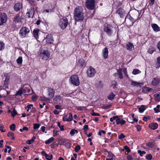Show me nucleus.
I'll use <instances>...</instances> for the list:
<instances>
[{"instance_id": "obj_62", "label": "nucleus", "mask_w": 160, "mask_h": 160, "mask_svg": "<svg viewBox=\"0 0 160 160\" xmlns=\"http://www.w3.org/2000/svg\"><path fill=\"white\" fill-rule=\"evenodd\" d=\"M125 123V121L124 120H120V124L121 125H123Z\"/></svg>"}, {"instance_id": "obj_23", "label": "nucleus", "mask_w": 160, "mask_h": 160, "mask_svg": "<svg viewBox=\"0 0 160 160\" xmlns=\"http://www.w3.org/2000/svg\"><path fill=\"white\" fill-rule=\"evenodd\" d=\"M39 31V29H36L34 30L33 31L34 36L37 39L38 38V34Z\"/></svg>"}, {"instance_id": "obj_45", "label": "nucleus", "mask_w": 160, "mask_h": 160, "mask_svg": "<svg viewBox=\"0 0 160 160\" xmlns=\"http://www.w3.org/2000/svg\"><path fill=\"white\" fill-rule=\"evenodd\" d=\"M91 114L93 116H100L99 114L98 113H95L94 112L93 110H92L91 112Z\"/></svg>"}, {"instance_id": "obj_41", "label": "nucleus", "mask_w": 160, "mask_h": 160, "mask_svg": "<svg viewBox=\"0 0 160 160\" xmlns=\"http://www.w3.org/2000/svg\"><path fill=\"white\" fill-rule=\"evenodd\" d=\"M58 125L60 128V129L61 131H63L64 130L63 128L64 125H61V123L60 122H58Z\"/></svg>"}, {"instance_id": "obj_39", "label": "nucleus", "mask_w": 160, "mask_h": 160, "mask_svg": "<svg viewBox=\"0 0 160 160\" xmlns=\"http://www.w3.org/2000/svg\"><path fill=\"white\" fill-rule=\"evenodd\" d=\"M147 146L150 148H152L154 147V143L152 142H149L146 144Z\"/></svg>"}, {"instance_id": "obj_7", "label": "nucleus", "mask_w": 160, "mask_h": 160, "mask_svg": "<svg viewBox=\"0 0 160 160\" xmlns=\"http://www.w3.org/2000/svg\"><path fill=\"white\" fill-rule=\"evenodd\" d=\"M128 16L126 17L125 22H127L128 25L129 26H132L135 20H134L133 18L130 16H129V18H128Z\"/></svg>"}, {"instance_id": "obj_56", "label": "nucleus", "mask_w": 160, "mask_h": 160, "mask_svg": "<svg viewBox=\"0 0 160 160\" xmlns=\"http://www.w3.org/2000/svg\"><path fill=\"white\" fill-rule=\"evenodd\" d=\"M6 148L8 149V153H10L11 151V148L10 146H8L7 145H5Z\"/></svg>"}, {"instance_id": "obj_61", "label": "nucleus", "mask_w": 160, "mask_h": 160, "mask_svg": "<svg viewBox=\"0 0 160 160\" xmlns=\"http://www.w3.org/2000/svg\"><path fill=\"white\" fill-rule=\"evenodd\" d=\"M53 113L54 114L57 115L59 113V111L57 110L56 109L54 110L53 111Z\"/></svg>"}, {"instance_id": "obj_2", "label": "nucleus", "mask_w": 160, "mask_h": 160, "mask_svg": "<svg viewBox=\"0 0 160 160\" xmlns=\"http://www.w3.org/2000/svg\"><path fill=\"white\" fill-rule=\"evenodd\" d=\"M50 53L47 50H41L40 56V58L44 60H47L50 57Z\"/></svg>"}, {"instance_id": "obj_42", "label": "nucleus", "mask_w": 160, "mask_h": 160, "mask_svg": "<svg viewBox=\"0 0 160 160\" xmlns=\"http://www.w3.org/2000/svg\"><path fill=\"white\" fill-rule=\"evenodd\" d=\"M157 66L159 68L160 67V57H158L157 58V62L156 63Z\"/></svg>"}, {"instance_id": "obj_3", "label": "nucleus", "mask_w": 160, "mask_h": 160, "mask_svg": "<svg viewBox=\"0 0 160 160\" xmlns=\"http://www.w3.org/2000/svg\"><path fill=\"white\" fill-rule=\"evenodd\" d=\"M68 24V20L66 18H63L60 19L59 23V26L62 29H65Z\"/></svg>"}, {"instance_id": "obj_47", "label": "nucleus", "mask_w": 160, "mask_h": 160, "mask_svg": "<svg viewBox=\"0 0 160 160\" xmlns=\"http://www.w3.org/2000/svg\"><path fill=\"white\" fill-rule=\"evenodd\" d=\"M67 139H62L60 140L61 141V143L60 145H64V144L67 142Z\"/></svg>"}, {"instance_id": "obj_50", "label": "nucleus", "mask_w": 160, "mask_h": 160, "mask_svg": "<svg viewBox=\"0 0 160 160\" xmlns=\"http://www.w3.org/2000/svg\"><path fill=\"white\" fill-rule=\"evenodd\" d=\"M81 148L80 146V145H78L75 148V150L76 152H78L79 150H80Z\"/></svg>"}, {"instance_id": "obj_55", "label": "nucleus", "mask_w": 160, "mask_h": 160, "mask_svg": "<svg viewBox=\"0 0 160 160\" xmlns=\"http://www.w3.org/2000/svg\"><path fill=\"white\" fill-rule=\"evenodd\" d=\"M4 128L3 126H0V130L2 132H4L5 131V130L4 129Z\"/></svg>"}, {"instance_id": "obj_24", "label": "nucleus", "mask_w": 160, "mask_h": 160, "mask_svg": "<svg viewBox=\"0 0 160 160\" xmlns=\"http://www.w3.org/2000/svg\"><path fill=\"white\" fill-rule=\"evenodd\" d=\"M122 69L119 68L117 70V73H118V75L119 76V78L120 79H122L123 78V76L122 72Z\"/></svg>"}, {"instance_id": "obj_10", "label": "nucleus", "mask_w": 160, "mask_h": 160, "mask_svg": "<svg viewBox=\"0 0 160 160\" xmlns=\"http://www.w3.org/2000/svg\"><path fill=\"white\" fill-rule=\"evenodd\" d=\"M87 73L89 77H92L94 76L96 73V71L94 68L92 67H90L89 69L87 71Z\"/></svg>"}, {"instance_id": "obj_46", "label": "nucleus", "mask_w": 160, "mask_h": 160, "mask_svg": "<svg viewBox=\"0 0 160 160\" xmlns=\"http://www.w3.org/2000/svg\"><path fill=\"white\" fill-rule=\"evenodd\" d=\"M40 125L39 124L34 123L33 125V128L36 129L40 127Z\"/></svg>"}, {"instance_id": "obj_20", "label": "nucleus", "mask_w": 160, "mask_h": 160, "mask_svg": "<svg viewBox=\"0 0 160 160\" xmlns=\"http://www.w3.org/2000/svg\"><path fill=\"white\" fill-rule=\"evenodd\" d=\"M158 127V124L156 123H153L149 125V127L152 129H155Z\"/></svg>"}, {"instance_id": "obj_60", "label": "nucleus", "mask_w": 160, "mask_h": 160, "mask_svg": "<svg viewBox=\"0 0 160 160\" xmlns=\"http://www.w3.org/2000/svg\"><path fill=\"white\" fill-rule=\"evenodd\" d=\"M136 127L137 128V130L138 131H139L141 129V128L140 126L139 125H137L136 126Z\"/></svg>"}, {"instance_id": "obj_49", "label": "nucleus", "mask_w": 160, "mask_h": 160, "mask_svg": "<svg viewBox=\"0 0 160 160\" xmlns=\"http://www.w3.org/2000/svg\"><path fill=\"white\" fill-rule=\"evenodd\" d=\"M138 152L140 154V156H142L143 154H145L146 153V152L144 151H141L140 150H138Z\"/></svg>"}, {"instance_id": "obj_16", "label": "nucleus", "mask_w": 160, "mask_h": 160, "mask_svg": "<svg viewBox=\"0 0 160 160\" xmlns=\"http://www.w3.org/2000/svg\"><path fill=\"white\" fill-rule=\"evenodd\" d=\"M160 79L158 78H154L153 80L152 81V83L153 85H157L158 84Z\"/></svg>"}, {"instance_id": "obj_43", "label": "nucleus", "mask_w": 160, "mask_h": 160, "mask_svg": "<svg viewBox=\"0 0 160 160\" xmlns=\"http://www.w3.org/2000/svg\"><path fill=\"white\" fill-rule=\"evenodd\" d=\"M111 106V105L110 104L107 105L105 106H102L101 108H102L107 109L110 108Z\"/></svg>"}, {"instance_id": "obj_17", "label": "nucleus", "mask_w": 160, "mask_h": 160, "mask_svg": "<svg viewBox=\"0 0 160 160\" xmlns=\"http://www.w3.org/2000/svg\"><path fill=\"white\" fill-rule=\"evenodd\" d=\"M34 14V8H31L28 12H27V14L28 15L29 18H32Z\"/></svg>"}, {"instance_id": "obj_44", "label": "nucleus", "mask_w": 160, "mask_h": 160, "mask_svg": "<svg viewBox=\"0 0 160 160\" xmlns=\"http://www.w3.org/2000/svg\"><path fill=\"white\" fill-rule=\"evenodd\" d=\"M15 125L13 123L10 125V129L12 131H14L15 130Z\"/></svg>"}, {"instance_id": "obj_58", "label": "nucleus", "mask_w": 160, "mask_h": 160, "mask_svg": "<svg viewBox=\"0 0 160 160\" xmlns=\"http://www.w3.org/2000/svg\"><path fill=\"white\" fill-rule=\"evenodd\" d=\"M121 118H118L116 119V121L117 122V124H120Z\"/></svg>"}, {"instance_id": "obj_14", "label": "nucleus", "mask_w": 160, "mask_h": 160, "mask_svg": "<svg viewBox=\"0 0 160 160\" xmlns=\"http://www.w3.org/2000/svg\"><path fill=\"white\" fill-rule=\"evenodd\" d=\"M45 40L47 43L49 44L52 43L53 41L52 37L51 35H48L46 37Z\"/></svg>"}, {"instance_id": "obj_57", "label": "nucleus", "mask_w": 160, "mask_h": 160, "mask_svg": "<svg viewBox=\"0 0 160 160\" xmlns=\"http://www.w3.org/2000/svg\"><path fill=\"white\" fill-rule=\"evenodd\" d=\"M7 135L8 137H10L11 136H14V133L11 132H9L8 134Z\"/></svg>"}, {"instance_id": "obj_8", "label": "nucleus", "mask_w": 160, "mask_h": 160, "mask_svg": "<svg viewBox=\"0 0 160 160\" xmlns=\"http://www.w3.org/2000/svg\"><path fill=\"white\" fill-rule=\"evenodd\" d=\"M29 29L26 27L22 28L20 31L21 36L24 37L25 35L29 32Z\"/></svg>"}, {"instance_id": "obj_51", "label": "nucleus", "mask_w": 160, "mask_h": 160, "mask_svg": "<svg viewBox=\"0 0 160 160\" xmlns=\"http://www.w3.org/2000/svg\"><path fill=\"white\" fill-rule=\"evenodd\" d=\"M64 145L67 148H70L71 147V144L67 142H66Z\"/></svg>"}, {"instance_id": "obj_22", "label": "nucleus", "mask_w": 160, "mask_h": 160, "mask_svg": "<svg viewBox=\"0 0 160 160\" xmlns=\"http://www.w3.org/2000/svg\"><path fill=\"white\" fill-rule=\"evenodd\" d=\"M143 84L142 82L139 83L134 81H132L131 82V85L133 86H137L141 87Z\"/></svg>"}, {"instance_id": "obj_21", "label": "nucleus", "mask_w": 160, "mask_h": 160, "mask_svg": "<svg viewBox=\"0 0 160 160\" xmlns=\"http://www.w3.org/2000/svg\"><path fill=\"white\" fill-rule=\"evenodd\" d=\"M126 48L128 50H132L134 49L133 45L132 44L129 43L126 45Z\"/></svg>"}, {"instance_id": "obj_18", "label": "nucleus", "mask_w": 160, "mask_h": 160, "mask_svg": "<svg viewBox=\"0 0 160 160\" xmlns=\"http://www.w3.org/2000/svg\"><path fill=\"white\" fill-rule=\"evenodd\" d=\"M151 26L154 31L157 32L160 30V29L158 26L156 24H152Z\"/></svg>"}, {"instance_id": "obj_28", "label": "nucleus", "mask_w": 160, "mask_h": 160, "mask_svg": "<svg viewBox=\"0 0 160 160\" xmlns=\"http://www.w3.org/2000/svg\"><path fill=\"white\" fill-rule=\"evenodd\" d=\"M9 81V79L6 77L4 81V85L6 88H8V84Z\"/></svg>"}, {"instance_id": "obj_34", "label": "nucleus", "mask_w": 160, "mask_h": 160, "mask_svg": "<svg viewBox=\"0 0 160 160\" xmlns=\"http://www.w3.org/2000/svg\"><path fill=\"white\" fill-rule=\"evenodd\" d=\"M155 51V49L152 47H150L148 49V52L150 54H152Z\"/></svg>"}, {"instance_id": "obj_32", "label": "nucleus", "mask_w": 160, "mask_h": 160, "mask_svg": "<svg viewBox=\"0 0 160 160\" xmlns=\"http://www.w3.org/2000/svg\"><path fill=\"white\" fill-rule=\"evenodd\" d=\"M13 21L15 22H21V18L19 16H16L14 18Z\"/></svg>"}, {"instance_id": "obj_40", "label": "nucleus", "mask_w": 160, "mask_h": 160, "mask_svg": "<svg viewBox=\"0 0 160 160\" xmlns=\"http://www.w3.org/2000/svg\"><path fill=\"white\" fill-rule=\"evenodd\" d=\"M17 112L15 108L13 109V111L11 112L12 116L13 117H14L17 114Z\"/></svg>"}, {"instance_id": "obj_12", "label": "nucleus", "mask_w": 160, "mask_h": 160, "mask_svg": "<svg viewBox=\"0 0 160 160\" xmlns=\"http://www.w3.org/2000/svg\"><path fill=\"white\" fill-rule=\"evenodd\" d=\"M68 115H66L63 117V120L64 121L70 122L72 120V114L71 113H70L68 114Z\"/></svg>"}, {"instance_id": "obj_38", "label": "nucleus", "mask_w": 160, "mask_h": 160, "mask_svg": "<svg viewBox=\"0 0 160 160\" xmlns=\"http://www.w3.org/2000/svg\"><path fill=\"white\" fill-rule=\"evenodd\" d=\"M141 72L138 69H134L132 72V73L133 74H137L140 73Z\"/></svg>"}, {"instance_id": "obj_26", "label": "nucleus", "mask_w": 160, "mask_h": 160, "mask_svg": "<svg viewBox=\"0 0 160 160\" xmlns=\"http://www.w3.org/2000/svg\"><path fill=\"white\" fill-rule=\"evenodd\" d=\"M115 96V95L113 92H112L108 96V98L110 100H112L114 99Z\"/></svg>"}, {"instance_id": "obj_19", "label": "nucleus", "mask_w": 160, "mask_h": 160, "mask_svg": "<svg viewBox=\"0 0 160 160\" xmlns=\"http://www.w3.org/2000/svg\"><path fill=\"white\" fill-rule=\"evenodd\" d=\"M108 48H105L103 51V55L105 58H106L108 57Z\"/></svg>"}, {"instance_id": "obj_13", "label": "nucleus", "mask_w": 160, "mask_h": 160, "mask_svg": "<svg viewBox=\"0 0 160 160\" xmlns=\"http://www.w3.org/2000/svg\"><path fill=\"white\" fill-rule=\"evenodd\" d=\"M22 8V4L21 3H16L14 6V10L16 12L20 11Z\"/></svg>"}, {"instance_id": "obj_27", "label": "nucleus", "mask_w": 160, "mask_h": 160, "mask_svg": "<svg viewBox=\"0 0 160 160\" xmlns=\"http://www.w3.org/2000/svg\"><path fill=\"white\" fill-rule=\"evenodd\" d=\"M36 137L34 136H33L32 137L31 139L27 141V143L28 144H30L34 141Z\"/></svg>"}, {"instance_id": "obj_30", "label": "nucleus", "mask_w": 160, "mask_h": 160, "mask_svg": "<svg viewBox=\"0 0 160 160\" xmlns=\"http://www.w3.org/2000/svg\"><path fill=\"white\" fill-rule=\"evenodd\" d=\"M54 140V138L53 137H52L49 139H48V140L46 141L45 142V143L46 144H48L52 142Z\"/></svg>"}, {"instance_id": "obj_33", "label": "nucleus", "mask_w": 160, "mask_h": 160, "mask_svg": "<svg viewBox=\"0 0 160 160\" xmlns=\"http://www.w3.org/2000/svg\"><path fill=\"white\" fill-rule=\"evenodd\" d=\"M61 97L59 96H56L53 98V100L56 102H58L61 100Z\"/></svg>"}, {"instance_id": "obj_53", "label": "nucleus", "mask_w": 160, "mask_h": 160, "mask_svg": "<svg viewBox=\"0 0 160 160\" xmlns=\"http://www.w3.org/2000/svg\"><path fill=\"white\" fill-rule=\"evenodd\" d=\"M146 157L147 159L150 160L152 159V156L151 154H148L146 156Z\"/></svg>"}, {"instance_id": "obj_31", "label": "nucleus", "mask_w": 160, "mask_h": 160, "mask_svg": "<svg viewBox=\"0 0 160 160\" xmlns=\"http://www.w3.org/2000/svg\"><path fill=\"white\" fill-rule=\"evenodd\" d=\"M22 61V58L21 57H19L17 60V62L18 64H21Z\"/></svg>"}, {"instance_id": "obj_11", "label": "nucleus", "mask_w": 160, "mask_h": 160, "mask_svg": "<svg viewBox=\"0 0 160 160\" xmlns=\"http://www.w3.org/2000/svg\"><path fill=\"white\" fill-rule=\"evenodd\" d=\"M116 13H118L121 18H126V13H125V11L122 9L119 8L117 10Z\"/></svg>"}, {"instance_id": "obj_5", "label": "nucleus", "mask_w": 160, "mask_h": 160, "mask_svg": "<svg viewBox=\"0 0 160 160\" xmlns=\"http://www.w3.org/2000/svg\"><path fill=\"white\" fill-rule=\"evenodd\" d=\"M86 3V6L87 8L90 10L94 9L95 0H87Z\"/></svg>"}, {"instance_id": "obj_48", "label": "nucleus", "mask_w": 160, "mask_h": 160, "mask_svg": "<svg viewBox=\"0 0 160 160\" xmlns=\"http://www.w3.org/2000/svg\"><path fill=\"white\" fill-rule=\"evenodd\" d=\"M45 158L46 159L48 160H51L52 158V155H49L48 154H47L45 156Z\"/></svg>"}, {"instance_id": "obj_29", "label": "nucleus", "mask_w": 160, "mask_h": 160, "mask_svg": "<svg viewBox=\"0 0 160 160\" xmlns=\"http://www.w3.org/2000/svg\"><path fill=\"white\" fill-rule=\"evenodd\" d=\"M22 88L23 94L26 93L27 92H29L30 91V89L29 88Z\"/></svg>"}, {"instance_id": "obj_59", "label": "nucleus", "mask_w": 160, "mask_h": 160, "mask_svg": "<svg viewBox=\"0 0 160 160\" xmlns=\"http://www.w3.org/2000/svg\"><path fill=\"white\" fill-rule=\"evenodd\" d=\"M88 129V126L87 125H85L83 128V129L85 131H87Z\"/></svg>"}, {"instance_id": "obj_64", "label": "nucleus", "mask_w": 160, "mask_h": 160, "mask_svg": "<svg viewBox=\"0 0 160 160\" xmlns=\"http://www.w3.org/2000/svg\"><path fill=\"white\" fill-rule=\"evenodd\" d=\"M154 110L155 113H158L160 112V111H159L158 109H157L156 108H154Z\"/></svg>"}, {"instance_id": "obj_63", "label": "nucleus", "mask_w": 160, "mask_h": 160, "mask_svg": "<svg viewBox=\"0 0 160 160\" xmlns=\"http://www.w3.org/2000/svg\"><path fill=\"white\" fill-rule=\"evenodd\" d=\"M127 159L128 160H131L132 159V158L131 156L128 155L127 157Z\"/></svg>"}, {"instance_id": "obj_54", "label": "nucleus", "mask_w": 160, "mask_h": 160, "mask_svg": "<svg viewBox=\"0 0 160 160\" xmlns=\"http://www.w3.org/2000/svg\"><path fill=\"white\" fill-rule=\"evenodd\" d=\"M125 136L122 133L120 134L118 137L119 139H121L124 138Z\"/></svg>"}, {"instance_id": "obj_35", "label": "nucleus", "mask_w": 160, "mask_h": 160, "mask_svg": "<svg viewBox=\"0 0 160 160\" xmlns=\"http://www.w3.org/2000/svg\"><path fill=\"white\" fill-rule=\"evenodd\" d=\"M78 130H76V129H72V130L70 132V134L71 135V136H73L74 135V134H75V133H78Z\"/></svg>"}, {"instance_id": "obj_1", "label": "nucleus", "mask_w": 160, "mask_h": 160, "mask_svg": "<svg viewBox=\"0 0 160 160\" xmlns=\"http://www.w3.org/2000/svg\"><path fill=\"white\" fill-rule=\"evenodd\" d=\"M83 10L82 7H76L74 11V17L77 21H82L84 19Z\"/></svg>"}, {"instance_id": "obj_25", "label": "nucleus", "mask_w": 160, "mask_h": 160, "mask_svg": "<svg viewBox=\"0 0 160 160\" xmlns=\"http://www.w3.org/2000/svg\"><path fill=\"white\" fill-rule=\"evenodd\" d=\"M145 107V106L144 105H141V107L139 108V112L141 113L143 112L146 109Z\"/></svg>"}, {"instance_id": "obj_6", "label": "nucleus", "mask_w": 160, "mask_h": 160, "mask_svg": "<svg viewBox=\"0 0 160 160\" xmlns=\"http://www.w3.org/2000/svg\"><path fill=\"white\" fill-rule=\"evenodd\" d=\"M112 28L110 25L106 23L104 25V30L108 35H110L112 33Z\"/></svg>"}, {"instance_id": "obj_36", "label": "nucleus", "mask_w": 160, "mask_h": 160, "mask_svg": "<svg viewBox=\"0 0 160 160\" xmlns=\"http://www.w3.org/2000/svg\"><path fill=\"white\" fill-rule=\"evenodd\" d=\"M22 94H23V93L22 90V88H21V89H20L18 92H17L15 95L16 96L21 95Z\"/></svg>"}, {"instance_id": "obj_9", "label": "nucleus", "mask_w": 160, "mask_h": 160, "mask_svg": "<svg viewBox=\"0 0 160 160\" xmlns=\"http://www.w3.org/2000/svg\"><path fill=\"white\" fill-rule=\"evenodd\" d=\"M7 15L4 13L2 14L0 16V25H2L7 21Z\"/></svg>"}, {"instance_id": "obj_52", "label": "nucleus", "mask_w": 160, "mask_h": 160, "mask_svg": "<svg viewBox=\"0 0 160 160\" xmlns=\"http://www.w3.org/2000/svg\"><path fill=\"white\" fill-rule=\"evenodd\" d=\"M4 47V44L2 42H0V50L3 49Z\"/></svg>"}, {"instance_id": "obj_37", "label": "nucleus", "mask_w": 160, "mask_h": 160, "mask_svg": "<svg viewBox=\"0 0 160 160\" xmlns=\"http://www.w3.org/2000/svg\"><path fill=\"white\" fill-rule=\"evenodd\" d=\"M124 150H126V151L127 152V153H128L130 152V148L127 146L124 147V148L122 149V151H123Z\"/></svg>"}, {"instance_id": "obj_15", "label": "nucleus", "mask_w": 160, "mask_h": 160, "mask_svg": "<svg viewBox=\"0 0 160 160\" xmlns=\"http://www.w3.org/2000/svg\"><path fill=\"white\" fill-rule=\"evenodd\" d=\"M48 95L49 97L51 98H52L54 96L55 92L53 89L51 88H49L48 89Z\"/></svg>"}, {"instance_id": "obj_4", "label": "nucleus", "mask_w": 160, "mask_h": 160, "mask_svg": "<svg viewBox=\"0 0 160 160\" xmlns=\"http://www.w3.org/2000/svg\"><path fill=\"white\" fill-rule=\"evenodd\" d=\"M71 83L76 86H78L80 84V81L78 76L77 75H73L71 77Z\"/></svg>"}]
</instances>
